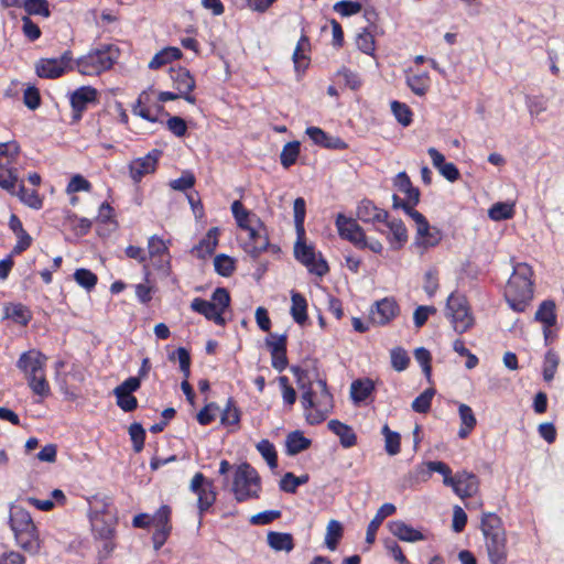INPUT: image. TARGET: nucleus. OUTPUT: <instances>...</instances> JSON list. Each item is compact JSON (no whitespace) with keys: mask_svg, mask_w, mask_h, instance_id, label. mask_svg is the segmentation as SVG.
<instances>
[{"mask_svg":"<svg viewBox=\"0 0 564 564\" xmlns=\"http://www.w3.org/2000/svg\"><path fill=\"white\" fill-rule=\"evenodd\" d=\"M299 389L302 391L301 403L308 424L317 425L324 422L334 408V398L329 392L326 380H311L301 367H292Z\"/></svg>","mask_w":564,"mask_h":564,"instance_id":"obj_1","label":"nucleus"},{"mask_svg":"<svg viewBox=\"0 0 564 564\" xmlns=\"http://www.w3.org/2000/svg\"><path fill=\"white\" fill-rule=\"evenodd\" d=\"M357 218L364 224H371L375 230L384 235L393 250H400L408 241V229L401 219H389V213L378 207L372 200L364 198L356 210Z\"/></svg>","mask_w":564,"mask_h":564,"instance_id":"obj_2","label":"nucleus"},{"mask_svg":"<svg viewBox=\"0 0 564 564\" xmlns=\"http://www.w3.org/2000/svg\"><path fill=\"white\" fill-rule=\"evenodd\" d=\"M9 525L18 547L31 556L40 554L44 541L31 513L26 509L13 507L10 511Z\"/></svg>","mask_w":564,"mask_h":564,"instance_id":"obj_3","label":"nucleus"},{"mask_svg":"<svg viewBox=\"0 0 564 564\" xmlns=\"http://www.w3.org/2000/svg\"><path fill=\"white\" fill-rule=\"evenodd\" d=\"M532 278L533 270L528 263L521 262L513 267V272L503 293V297L512 311L523 313L528 308L533 299Z\"/></svg>","mask_w":564,"mask_h":564,"instance_id":"obj_4","label":"nucleus"},{"mask_svg":"<svg viewBox=\"0 0 564 564\" xmlns=\"http://www.w3.org/2000/svg\"><path fill=\"white\" fill-rule=\"evenodd\" d=\"M119 58V48L112 44H101L75 59L76 70L84 76H99L108 72Z\"/></svg>","mask_w":564,"mask_h":564,"instance_id":"obj_5","label":"nucleus"},{"mask_svg":"<svg viewBox=\"0 0 564 564\" xmlns=\"http://www.w3.org/2000/svg\"><path fill=\"white\" fill-rule=\"evenodd\" d=\"M230 491L238 503L259 499L262 481L257 469L247 462L238 465L234 471Z\"/></svg>","mask_w":564,"mask_h":564,"instance_id":"obj_6","label":"nucleus"},{"mask_svg":"<svg viewBox=\"0 0 564 564\" xmlns=\"http://www.w3.org/2000/svg\"><path fill=\"white\" fill-rule=\"evenodd\" d=\"M231 297L229 291L225 288H216L212 294V300L195 297L191 302V308L195 313L203 315L207 321L214 322L218 326H225L224 314L230 306Z\"/></svg>","mask_w":564,"mask_h":564,"instance_id":"obj_7","label":"nucleus"},{"mask_svg":"<svg viewBox=\"0 0 564 564\" xmlns=\"http://www.w3.org/2000/svg\"><path fill=\"white\" fill-rule=\"evenodd\" d=\"M446 315L454 330L462 335L468 332L475 324L468 301L465 296L452 293L446 303Z\"/></svg>","mask_w":564,"mask_h":564,"instance_id":"obj_8","label":"nucleus"},{"mask_svg":"<svg viewBox=\"0 0 564 564\" xmlns=\"http://www.w3.org/2000/svg\"><path fill=\"white\" fill-rule=\"evenodd\" d=\"M294 257L295 259L307 268L310 273L317 276H324L328 273L329 267L327 261L323 258L322 253L315 252V248L312 245H307L304 241V237L300 238L294 245Z\"/></svg>","mask_w":564,"mask_h":564,"instance_id":"obj_9","label":"nucleus"},{"mask_svg":"<svg viewBox=\"0 0 564 564\" xmlns=\"http://www.w3.org/2000/svg\"><path fill=\"white\" fill-rule=\"evenodd\" d=\"M133 115L155 123L160 121V116L164 112V106L159 101V96L154 97L153 89L141 91L135 104L132 107Z\"/></svg>","mask_w":564,"mask_h":564,"instance_id":"obj_10","label":"nucleus"},{"mask_svg":"<svg viewBox=\"0 0 564 564\" xmlns=\"http://www.w3.org/2000/svg\"><path fill=\"white\" fill-rule=\"evenodd\" d=\"M189 489L197 496V508L199 516L203 517L216 501L217 494L214 484L207 480L202 473H196L191 480Z\"/></svg>","mask_w":564,"mask_h":564,"instance_id":"obj_11","label":"nucleus"},{"mask_svg":"<svg viewBox=\"0 0 564 564\" xmlns=\"http://www.w3.org/2000/svg\"><path fill=\"white\" fill-rule=\"evenodd\" d=\"M172 530V508L169 505H162L154 513V531L151 541L155 551L161 550L167 542Z\"/></svg>","mask_w":564,"mask_h":564,"instance_id":"obj_12","label":"nucleus"},{"mask_svg":"<svg viewBox=\"0 0 564 564\" xmlns=\"http://www.w3.org/2000/svg\"><path fill=\"white\" fill-rule=\"evenodd\" d=\"M73 121H79L90 105L98 104V90L93 86H80L69 96Z\"/></svg>","mask_w":564,"mask_h":564,"instance_id":"obj_13","label":"nucleus"},{"mask_svg":"<svg viewBox=\"0 0 564 564\" xmlns=\"http://www.w3.org/2000/svg\"><path fill=\"white\" fill-rule=\"evenodd\" d=\"M246 232L248 234V237L241 242V247L246 253L256 260L270 247L267 227L263 223L262 226L258 224L246 230Z\"/></svg>","mask_w":564,"mask_h":564,"instance_id":"obj_14","label":"nucleus"},{"mask_svg":"<svg viewBox=\"0 0 564 564\" xmlns=\"http://www.w3.org/2000/svg\"><path fill=\"white\" fill-rule=\"evenodd\" d=\"M162 156V151L159 149L151 150L147 155L132 160L129 165V175L134 184H139L142 178L149 174H153Z\"/></svg>","mask_w":564,"mask_h":564,"instance_id":"obj_15","label":"nucleus"},{"mask_svg":"<svg viewBox=\"0 0 564 564\" xmlns=\"http://www.w3.org/2000/svg\"><path fill=\"white\" fill-rule=\"evenodd\" d=\"M335 225L341 239L349 241L357 249L365 246L366 232L356 219L346 217L344 214H338L335 219Z\"/></svg>","mask_w":564,"mask_h":564,"instance_id":"obj_16","label":"nucleus"},{"mask_svg":"<svg viewBox=\"0 0 564 564\" xmlns=\"http://www.w3.org/2000/svg\"><path fill=\"white\" fill-rule=\"evenodd\" d=\"M95 501L101 503V509L96 510L91 517V528L96 538L109 539L116 535V520L112 517L106 518L107 508L110 506L108 498L97 499Z\"/></svg>","mask_w":564,"mask_h":564,"instance_id":"obj_17","label":"nucleus"},{"mask_svg":"<svg viewBox=\"0 0 564 564\" xmlns=\"http://www.w3.org/2000/svg\"><path fill=\"white\" fill-rule=\"evenodd\" d=\"M139 389L140 379L134 377L127 378L113 389L116 403L123 412H132L138 408V399L133 395V392Z\"/></svg>","mask_w":564,"mask_h":564,"instance_id":"obj_18","label":"nucleus"},{"mask_svg":"<svg viewBox=\"0 0 564 564\" xmlns=\"http://www.w3.org/2000/svg\"><path fill=\"white\" fill-rule=\"evenodd\" d=\"M170 77L174 89L182 94V99L194 105L196 102V97L193 95V90L196 87V82L191 72L186 67L182 66L171 67Z\"/></svg>","mask_w":564,"mask_h":564,"instance_id":"obj_19","label":"nucleus"},{"mask_svg":"<svg viewBox=\"0 0 564 564\" xmlns=\"http://www.w3.org/2000/svg\"><path fill=\"white\" fill-rule=\"evenodd\" d=\"M400 314V306L393 297L377 301L370 310V322L378 326L388 325Z\"/></svg>","mask_w":564,"mask_h":564,"instance_id":"obj_20","label":"nucleus"},{"mask_svg":"<svg viewBox=\"0 0 564 564\" xmlns=\"http://www.w3.org/2000/svg\"><path fill=\"white\" fill-rule=\"evenodd\" d=\"M453 491L462 499L474 496L479 489L478 477L469 471H457L453 477V482L448 484Z\"/></svg>","mask_w":564,"mask_h":564,"instance_id":"obj_21","label":"nucleus"},{"mask_svg":"<svg viewBox=\"0 0 564 564\" xmlns=\"http://www.w3.org/2000/svg\"><path fill=\"white\" fill-rule=\"evenodd\" d=\"M46 360V356L40 350L30 349L21 354L17 367L25 375V378H29V376L45 371Z\"/></svg>","mask_w":564,"mask_h":564,"instance_id":"obj_22","label":"nucleus"},{"mask_svg":"<svg viewBox=\"0 0 564 564\" xmlns=\"http://www.w3.org/2000/svg\"><path fill=\"white\" fill-rule=\"evenodd\" d=\"M490 564H506L508 561L507 532L485 539Z\"/></svg>","mask_w":564,"mask_h":564,"instance_id":"obj_23","label":"nucleus"},{"mask_svg":"<svg viewBox=\"0 0 564 564\" xmlns=\"http://www.w3.org/2000/svg\"><path fill=\"white\" fill-rule=\"evenodd\" d=\"M305 133L316 144L330 150H346L348 144L339 137H332L318 127L306 128Z\"/></svg>","mask_w":564,"mask_h":564,"instance_id":"obj_24","label":"nucleus"},{"mask_svg":"<svg viewBox=\"0 0 564 564\" xmlns=\"http://www.w3.org/2000/svg\"><path fill=\"white\" fill-rule=\"evenodd\" d=\"M427 153L432 160L433 166L440 174L449 182H456L459 176V170L452 162H446L445 156L435 148H429Z\"/></svg>","mask_w":564,"mask_h":564,"instance_id":"obj_25","label":"nucleus"},{"mask_svg":"<svg viewBox=\"0 0 564 564\" xmlns=\"http://www.w3.org/2000/svg\"><path fill=\"white\" fill-rule=\"evenodd\" d=\"M388 528L392 535L403 542L414 543L426 539L420 530L414 529L402 520L390 521Z\"/></svg>","mask_w":564,"mask_h":564,"instance_id":"obj_26","label":"nucleus"},{"mask_svg":"<svg viewBox=\"0 0 564 564\" xmlns=\"http://www.w3.org/2000/svg\"><path fill=\"white\" fill-rule=\"evenodd\" d=\"M177 359L180 362V369L184 375V380L181 383V389L189 403H194L195 392L191 383L188 382L191 373V355L184 347L176 349Z\"/></svg>","mask_w":564,"mask_h":564,"instance_id":"obj_27","label":"nucleus"},{"mask_svg":"<svg viewBox=\"0 0 564 564\" xmlns=\"http://www.w3.org/2000/svg\"><path fill=\"white\" fill-rule=\"evenodd\" d=\"M18 160L3 159L0 161V187L8 193H14L19 181V171L14 166Z\"/></svg>","mask_w":564,"mask_h":564,"instance_id":"obj_28","label":"nucleus"},{"mask_svg":"<svg viewBox=\"0 0 564 564\" xmlns=\"http://www.w3.org/2000/svg\"><path fill=\"white\" fill-rule=\"evenodd\" d=\"M230 209L238 228L241 230L246 231L258 224L262 226V220L254 213L247 209L240 200H235Z\"/></svg>","mask_w":564,"mask_h":564,"instance_id":"obj_29","label":"nucleus"},{"mask_svg":"<svg viewBox=\"0 0 564 564\" xmlns=\"http://www.w3.org/2000/svg\"><path fill=\"white\" fill-rule=\"evenodd\" d=\"M426 468L427 469H425L422 466L417 467L414 473L415 478L422 479L425 481L430 478L431 473H438L443 476V484L445 486H448V484L453 482L454 475L452 474V469L444 462H441V460L429 462V463H426Z\"/></svg>","mask_w":564,"mask_h":564,"instance_id":"obj_30","label":"nucleus"},{"mask_svg":"<svg viewBox=\"0 0 564 564\" xmlns=\"http://www.w3.org/2000/svg\"><path fill=\"white\" fill-rule=\"evenodd\" d=\"M397 508L393 503H383L375 514L373 519L369 522L366 532V542L372 544L376 540L377 531L386 518L394 514Z\"/></svg>","mask_w":564,"mask_h":564,"instance_id":"obj_31","label":"nucleus"},{"mask_svg":"<svg viewBox=\"0 0 564 564\" xmlns=\"http://www.w3.org/2000/svg\"><path fill=\"white\" fill-rule=\"evenodd\" d=\"M35 72L41 78L55 79L66 73V67L57 58H40L35 64Z\"/></svg>","mask_w":564,"mask_h":564,"instance_id":"obj_32","label":"nucleus"},{"mask_svg":"<svg viewBox=\"0 0 564 564\" xmlns=\"http://www.w3.org/2000/svg\"><path fill=\"white\" fill-rule=\"evenodd\" d=\"M327 427L330 432L339 437L340 445L344 448L352 447L357 444V435L352 427L339 420H330L327 423Z\"/></svg>","mask_w":564,"mask_h":564,"instance_id":"obj_33","label":"nucleus"},{"mask_svg":"<svg viewBox=\"0 0 564 564\" xmlns=\"http://www.w3.org/2000/svg\"><path fill=\"white\" fill-rule=\"evenodd\" d=\"M219 228L212 227L200 241L193 248L198 258L212 256L218 246Z\"/></svg>","mask_w":564,"mask_h":564,"instance_id":"obj_34","label":"nucleus"},{"mask_svg":"<svg viewBox=\"0 0 564 564\" xmlns=\"http://www.w3.org/2000/svg\"><path fill=\"white\" fill-rule=\"evenodd\" d=\"M480 530L484 539L492 536V534L505 533L506 529L501 518L494 512H482L480 519Z\"/></svg>","mask_w":564,"mask_h":564,"instance_id":"obj_35","label":"nucleus"},{"mask_svg":"<svg viewBox=\"0 0 564 564\" xmlns=\"http://www.w3.org/2000/svg\"><path fill=\"white\" fill-rule=\"evenodd\" d=\"M458 414H459V419H460V427L458 430V437L464 440V438H467L470 435V433L474 431V429L476 427V424H477V420H476L473 409L465 403L459 404Z\"/></svg>","mask_w":564,"mask_h":564,"instance_id":"obj_36","label":"nucleus"},{"mask_svg":"<svg viewBox=\"0 0 564 564\" xmlns=\"http://www.w3.org/2000/svg\"><path fill=\"white\" fill-rule=\"evenodd\" d=\"M443 238L441 229L432 227L427 224V230L422 229L416 231L415 245L423 250L436 247Z\"/></svg>","mask_w":564,"mask_h":564,"instance_id":"obj_37","label":"nucleus"},{"mask_svg":"<svg viewBox=\"0 0 564 564\" xmlns=\"http://www.w3.org/2000/svg\"><path fill=\"white\" fill-rule=\"evenodd\" d=\"M311 50V42L307 35L302 34L292 55L295 70L306 69L310 64V57L305 54Z\"/></svg>","mask_w":564,"mask_h":564,"instance_id":"obj_38","label":"nucleus"},{"mask_svg":"<svg viewBox=\"0 0 564 564\" xmlns=\"http://www.w3.org/2000/svg\"><path fill=\"white\" fill-rule=\"evenodd\" d=\"M12 196H18L19 199L26 206L33 209H41L43 199L40 197L37 191L25 188L22 181H18L14 193H9Z\"/></svg>","mask_w":564,"mask_h":564,"instance_id":"obj_39","label":"nucleus"},{"mask_svg":"<svg viewBox=\"0 0 564 564\" xmlns=\"http://www.w3.org/2000/svg\"><path fill=\"white\" fill-rule=\"evenodd\" d=\"M183 56L182 51L175 46H167L158 52L149 63L150 69H159L160 67L177 61Z\"/></svg>","mask_w":564,"mask_h":564,"instance_id":"obj_40","label":"nucleus"},{"mask_svg":"<svg viewBox=\"0 0 564 564\" xmlns=\"http://www.w3.org/2000/svg\"><path fill=\"white\" fill-rule=\"evenodd\" d=\"M291 302H292V305H291L290 313H291L294 322H296L300 325H303L308 318L307 301H306L305 296L299 292L292 291Z\"/></svg>","mask_w":564,"mask_h":564,"instance_id":"obj_41","label":"nucleus"},{"mask_svg":"<svg viewBox=\"0 0 564 564\" xmlns=\"http://www.w3.org/2000/svg\"><path fill=\"white\" fill-rule=\"evenodd\" d=\"M556 305L552 300L543 301L535 312L534 319L542 323L546 328L556 324Z\"/></svg>","mask_w":564,"mask_h":564,"instance_id":"obj_42","label":"nucleus"},{"mask_svg":"<svg viewBox=\"0 0 564 564\" xmlns=\"http://www.w3.org/2000/svg\"><path fill=\"white\" fill-rule=\"evenodd\" d=\"M267 541L274 551L290 552L294 549V540L290 533L271 531L268 533Z\"/></svg>","mask_w":564,"mask_h":564,"instance_id":"obj_43","label":"nucleus"},{"mask_svg":"<svg viewBox=\"0 0 564 564\" xmlns=\"http://www.w3.org/2000/svg\"><path fill=\"white\" fill-rule=\"evenodd\" d=\"M311 446V440L305 437L302 432L294 431L286 436V453L296 455Z\"/></svg>","mask_w":564,"mask_h":564,"instance_id":"obj_44","label":"nucleus"},{"mask_svg":"<svg viewBox=\"0 0 564 564\" xmlns=\"http://www.w3.org/2000/svg\"><path fill=\"white\" fill-rule=\"evenodd\" d=\"M375 390V384L370 379L355 380L350 386V397L355 402H362L369 398Z\"/></svg>","mask_w":564,"mask_h":564,"instance_id":"obj_45","label":"nucleus"},{"mask_svg":"<svg viewBox=\"0 0 564 564\" xmlns=\"http://www.w3.org/2000/svg\"><path fill=\"white\" fill-rule=\"evenodd\" d=\"M406 84L417 96H424L431 86V79L429 73L423 72L419 74H412L406 77Z\"/></svg>","mask_w":564,"mask_h":564,"instance_id":"obj_46","label":"nucleus"},{"mask_svg":"<svg viewBox=\"0 0 564 564\" xmlns=\"http://www.w3.org/2000/svg\"><path fill=\"white\" fill-rule=\"evenodd\" d=\"M399 200V196L398 195H393V207L395 208H402L404 210V213L406 215H409L413 220L414 223L416 224V231L422 229L424 231L427 230V219L426 217L417 212L414 207L415 206H411L409 203H398Z\"/></svg>","mask_w":564,"mask_h":564,"instance_id":"obj_47","label":"nucleus"},{"mask_svg":"<svg viewBox=\"0 0 564 564\" xmlns=\"http://www.w3.org/2000/svg\"><path fill=\"white\" fill-rule=\"evenodd\" d=\"M124 253L128 258L137 260L142 263L143 280L149 282L151 278L150 264L148 263V256L145 251L138 246L130 245L124 249Z\"/></svg>","mask_w":564,"mask_h":564,"instance_id":"obj_48","label":"nucleus"},{"mask_svg":"<svg viewBox=\"0 0 564 564\" xmlns=\"http://www.w3.org/2000/svg\"><path fill=\"white\" fill-rule=\"evenodd\" d=\"M28 384L32 392L41 398H47L51 394V388L45 377V371L26 378Z\"/></svg>","mask_w":564,"mask_h":564,"instance_id":"obj_49","label":"nucleus"},{"mask_svg":"<svg viewBox=\"0 0 564 564\" xmlns=\"http://www.w3.org/2000/svg\"><path fill=\"white\" fill-rule=\"evenodd\" d=\"M241 419V411L236 405V402L232 398H228L226 402V406L221 412L220 422L225 426L239 425Z\"/></svg>","mask_w":564,"mask_h":564,"instance_id":"obj_50","label":"nucleus"},{"mask_svg":"<svg viewBox=\"0 0 564 564\" xmlns=\"http://www.w3.org/2000/svg\"><path fill=\"white\" fill-rule=\"evenodd\" d=\"M344 528L343 524L338 520H330L326 528L325 535V544L326 546L334 551L336 550L340 539L343 538Z\"/></svg>","mask_w":564,"mask_h":564,"instance_id":"obj_51","label":"nucleus"},{"mask_svg":"<svg viewBox=\"0 0 564 564\" xmlns=\"http://www.w3.org/2000/svg\"><path fill=\"white\" fill-rule=\"evenodd\" d=\"M301 150V143L299 141H291L284 144L281 154L280 162L284 169H289L295 164Z\"/></svg>","mask_w":564,"mask_h":564,"instance_id":"obj_52","label":"nucleus"},{"mask_svg":"<svg viewBox=\"0 0 564 564\" xmlns=\"http://www.w3.org/2000/svg\"><path fill=\"white\" fill-rule=\"evenodd\" d=\"M381 433L384 436V449L390 456H394L401 451V436L398 432L390 430L388 424L382 426Z\"/></svg>","mask_w":564,"mask_h":564,"instance_id":"obj_53","label":"nucleus"},{"mask_svg":"<svg viewBox=\"0 0 564 564\" xmlns=\"http://www.w3.org/2000/svg\"><path fill=\"white\" fill-rule=\"evenodd\" d=\"M6 316L23 326L28 325L32 319L31 311L21 303L12 304L10 307H7Z\"/></svg>","mask_w":564,"mask_h":564,"instance_id":"obj_54","label":"nucleus"},{"mask_svg":"<svg viewBox=\"0 0 564 564\" xmlns=\"http://www.w3.org/2000/svg\"><path fill=\"white\" fill-rule=\"evenodd\" d=\"M488 216L495 221L511 219L514 216V206L509 203H496L489 208Z\"/></svg>","mask_w":564,"mask_h":564,"instance_id":"obj_55","label":"nucleus"},{"mask_svg":"<svg viewBox=\"0 0 564 564\" xmlns=\"http://www.w3.org/2000/svg\"><path fill=\"white\" fill-rule=\"evenodd\" d=\"M66 223L69 228L75 232L76 236L87 235L93 226V221L85 217H78L74 213H68L66 216Z\"/></svg>","mask_w":564,"mask_h":564,"instance_id":"obj_56","label":"nucleus"},{"mask_svg":"<svg viewBox=\"0 0 564 564\" xmlns=\"http://www.w3.org/2000/svg\"><path fill=\"white\" fill-rule=\"evenodd\" d=\"M435 395V389L427 388L425 389L420 395H417L412 404L411 408L414 412L425 414L431 410L432 400Z\"/></svg>","mask_w":564,"mask_h":564,"instance_id":"obj_57","label":"nucleus"},{"mask_svg":"<svg viewBox=\"0 0 564 564\" xmlns=\"http://www.w3.org/2000/svg\"><path fill=\"white\" fill-rule=\"evenodd\" d=\"M169 254H171L169 246L161 237L153 235L148 239V258L156 259V257Z\"/></svg>","mask_w":564,"mask_h":564,"instance_id":"obj_58","label":"nucleus"},{"mask_svg":"<svg viewBox=\"0 0 564 564\" xmlns=\"http://www.w3.org/2000/svg\"><path fill=\"white\" fill-rule=\"evenodd\" d=\"M74 280L78 285L89 292L97 285L98 276L93 271L80 268L74 272Z\"/></svg>","mask_w":564,"mask_h":564,"instance_id":"obj_59","label":"nucleus"},{"mask_svg":"<svg viewBox=\"0 0 564 564\" xmlns=\"http://www.w3.org/2000/svg\"><path fill=\"white\" fill-rule=\"evenodd\" d=\"M256 447L270 468L274 469L278 467V453L269 440H261Z\"/></svg>","mask_w":564,"mask_h":564,"instance_id":"obj_60","label":"nucleus"},{"mask_svg":"<svg viewBox=\"0 0 564 564\" xmlns=\"http://www.w3.org/2000/svg\"><path fill=\"white\" fill-rule=\"evenodd\" d=\"M294 223L300 238L305 237L304 220L306 215V204L304 198L297 197L293 204Z\"/></svg>","mask_w":564,"mask_h":564,"instance_id":"obj_61","label":"nucleus"},{"mask_svg":"<svg viewBox=\"0 0 564 564\" xmlns=\"http://www.w3.org/2000/svg\"><path fill=\"white\" fill-rule=\"evenodd\" d=\"M391 110L398 122L403 127H408L412 123L413 112L408 105L394 100L391 102Z\"/></svg>","mask_w":564,"mask_h":564,"instance_id":"obj_62","label":"nucleus"},{"mask_svg":"<svg viewBox=\"0 0 564 564\" xmlns=\"http://www.w3.org/2000/svg\"><path fill=\"white\" fill-rule=\"evenodd\" d=\"M215 271L221 276H229L235 271V261L227 254H217L214 259Z\"/></svg>","mask_w":564,"mask_h":564,"instance_id":"obj_63","label":"nucleus"},{"mask_svg":"<svg viewBox=\"0 0 564 564\" xmlns=\"http://www.w3.org/2000/svg\"><path fill=\"white\" fill-rule=\"evenodd\" d=\"M336 75L338 77H341L345 86H347L351 90H358L362 86V79L360 75L346 66L339 68Z\"/></svg>","mask_w":564,"mask_h":564,"instance_id":"obj_64","label":"nucleus"}]
</instances>
